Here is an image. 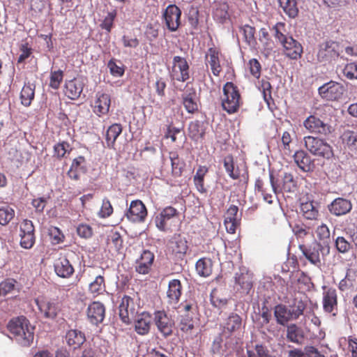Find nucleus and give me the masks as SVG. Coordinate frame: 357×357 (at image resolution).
Masks as SVG:
<instances>
[{
  "instance_id": "f257e3e1",
  "label": "nucleus",
  "mask_w": 357,
  "mask_h": 357,
  "mask_svg": "<svg viewBox=\"0 0 357 357\" xmlns=\"http://www.w3.org/2000/svg\"><path fill=\"white\" fill-rule=\"evenodd\" d=\"M7 328L17 344L22 347H29L34 338V327L30 325L25 317L13 318L8 322Z\"/></svg>"
},
{
  "instance_id": "f03ea898",
  "label": "nucleus",
  "mask_w": 357,
  "mask_h": 357,
  "mask_svg": "<svg viewBox=\"0 0 357 357\" xmlns=\"http://www.w3.org/2000/svg\"><path fill=\"white\" fill-rule=\"evenodd\" d=\"M284 27V24L282 23L276 24L273 28L274 36L283 46L284 54L291 59H297L301 56L303 47L301 45L291 36L284 35L282 33V31Z\"/></svg>"
},
{
  "instance_id": "7ed1b4c3",
  "label": "nucleus",
  "mask_w": 357,
  "mask_h": 357,
  "mask_svg": "<svg viewBox=\"0 0 357 357\" xmlns=\"http://www.w3.org/2000/svg\"><path fill=\"white\" fill-rule=\"evenodd\" d=\"M305 303L300 300L289 307L278 304L274 308V316L277 322L282 326L287 324L289 321L297 319L303 314L305 309Z\"/></svg>"
},
{
  "instance_id": "20e7f679",
  "label": "nucleus",
  "mask_w": 357,
  "mask_h": 357,
  "mask_svg": "<svg viewBox=\"0 0 357 357\" xmlns=\"http://www.w3.org/2000/svg\"><path fill=\"white\" fill-rule=\"evenodd\" d=\"M304 140L307 149L313 155L327 160L333 158L332 147L324 139L313 135H307L305 137Z\"/></svg>"
},
{
  "instance_id": "39448f33",
  "label": "nucleus",
  "mask_w": 357,
  "mask_h": 357,
  "mask_svg": "<svg viewBox=\"0 0 357 357\" xmlns=\"http://www.w3.org/2000/svg\"><path fill=\"white\" fill-rule=\"evenodd\" d=\"M342 52V47L338 42L328 40L319 45L317 59L320 62L332 63L339 58Z\"/></svg>"
},
{
  "instance_id": "423d86ee",
  "label": "nucleus",
  "mask_w": 357,
  "mask_h": 357,
  "mask_svg": "<svg viewBox=\"0 0 357 357\" xmlns=\"http://www.w3.org/2000/svg\"><path fill=\"white\" fill-rule=\"evenodd\" d=\"M224 98L222 105L228 113L236 112L239 107L240 94L236 87L231 82H227L223 87Z\"/></svg>"
},
{
  "instance_id": "0eeeda50",
  "label": "nucleus",
  "mask_w": 357,
  "mask_h": 357,
  "mask_svg": "<svg viewBox=\"0 0 357 357\" xmlns=\"http://www.w3.org/2000/svg\"><path fill=\"white\" fill-rule=\"evenodd\" d=\"M153 321L158 331L165 337L172 334L174 321L165 310L155 311L154 312Z\"/></svg>"
},
{
  "instance_id": "6e6552de",
  "label": "nucleus",
  "mask_w": 357,
  "mask_h": 357,
  "mask_svg": "<svg viewBox=\"0 0 357 357\" xmlns=\"http://www.w3.org/2000/svg\"><path fill=\"white\" fill-rule=\"evenodd\" d=\"M137 313V309L133 298L129 296L125 295L122 298L119 306V315L121 321L129 324Z\"/></svg>"
},
{
  "instance_id": "1a4fd4ad",
  "label": "nucleus",
  "mask_w": 357,
  "mask_h": 357,
  "mask_svg": "<svg viewBox=\"0 0 357 357\" xmlns=\"http://www.w3.org/2000/svg\"><path fill=\"white\" fill-rule=\"evenodd\" d=\"M299 250L303 256L312 265L320 266V252L324 250V246L317 241L312 242L310 245H300Z\"/></svg>"
},
{
  "instance_id": "9d476101",
  "label": "nucleus",
  "mask_w": 357,
  "mask_h": 357,
  "mask_svg": "<svg viewBox=\"0 0 357 357\" xmlns=\"http://www.w3.org/2000/svg\"><path fill=\"white\" fill-rule=\"evenodd\" d=\"M171 76L179 82H185L189 79V66L185 58L179 56L173 58Z\"/></svg>"
},
{
  "instance_id": "9b49d317",
  "label": "nucleus",
  "mask_w": 357,
  "mask_h": 357,
  "mask_svg": "<svg viewBox=\"0 0 357 357\" xmlns=\"http://www.w3.org/2000/svg\"><path fill=\"white\" fill-rule=\"evenodd\" d=\"M345 89L344 86L340 83L331 82L319 88V94L328 100H337L340 99Z\"/></svg>"
},
{
  "instance_id": "f8f14e48",
  "label": "nucleus",
  "mask_w": 357,
  "mask_h": 357,
  "mask_svg": "<svg viewBox=\"0 0 357 357\" xmlns=\"http://www.w3.org/2000/svg\"><path fill=\"white\" fill-rule=\"evenodd\" d=\"M181 10L175 4L169 5L164 13L163 17L167 29L170 31H176L181 24Z\"/></svg>"
},
{
  "instance_id": "ddd939ff",
  "label": "nucleus",
  "mask_w": 357,
  "mask_h": 357,
  "mask_svg": "<svg viewBox=\"0 0 357 357\" xmlns=\"http://www.w3.org/2000/svg\"><path fill=\"white\" fill-rule=\"evenodd\" d=\"M126 216L132 222H142L147 216L146 208L141 200L132 201Z\"/></svg>"
},
{
  "instance_id": "4468645a",
  "label": "nucleus",
  "mask_w": 357,
  "mask_h": 357,
  "mask_svg": "<svg viewBox=\"0 0 357 357\" xmlns=\"http://www.w3.org/2000/svg\"><path fill=\"white\" fill-rule=\"evenodd\" d=\"M269 180L271 187L268 188L265 187V183L262 178L259 177L257 178L255 183V190L257 192L261 193L264 197V201L268 204H271L273 202V196L271 192L276 193L277 192V185L276 182L275 181L273 173L272 172H269Z\"/></svg>"
},
{
  "instance_id": "2eb2a0df",
  "label": "nucleus",
  "mask_w": 357,
  "mask_h": 357,
  "mask_svg": "<svg viewBox=\"0 0 357 357\" xmlns=\"http://www.w3.org/2000/svg\"><path fill=\"white\" fill-rule=\"evenodd\" d=\"M36 303L40 312L46 319H53L56 318L61 310L59 303L54 301L36 299Z\"/></svg>"
},
{
  "instance_id": "dca6fc26",
  "label": "nucleus",
  "mask_w": 357,
  "mask_h": 357,
  "mask_svg": "<svg viewBox=\"0 0 357 357\" xmlns=\"http://www.w3.org/2000/svg\"><path fill=\"white\" fill-rule=\"evenodd\" d=\"M241 326L242 318L238 314L231 312L222 323V334L226 337H229L240 331Z\"/></svg>"
},
{
  "instance_id": "f3484780",
  "label": "nucleus",
  "mask_w": 357,
  "mask_h": 357,
  "mask_svg": "<svg viewBox=\"0 0 357 357\" xmlns=\"http://www.w3.org/2000/svg\"><path fill=\"white\" fill-rule=\"evenodd\" d=\"M86 315L90 323L97 326L105 319V307L99 301H93L88 306Z\"/></svg>"
},
{
  "instance_id": "a211bd4d",
  "label": "nucleus",
  "mask_w": 357,
  "mask_h": 357,
  "mask_svg": "<svg viewBox=\"0 0 357 357\" xmlns=\"http://www.w3.org/2000/svg\"><path fill=\"white\" fill-rule=\"evenodd\" d=\"M238 208L235 205H231L225 212L224 225L227 231L230 234H234L240 225L241 215H238Z\"/></svg>"
},
{
  "instance_id": "6ab92c4d",
  "label": "nucleus",
  "mask_w": 357,
  "mask_h": 357,
  "mask_svg": "<svg viewBox=\"0 0 357 357\" xmlns=\"http://www.w3.org/2000/svg\"><path fill=\"white\" fill-rule=\"evenodd\" d=\"M178 215L179 212L176 208L172 206H166L155 217V226L160 231L165 232L167 231V222Z\"/></svg>"
},
{
  "instance_id": "aec40b11",
  "label": "nucleus",
  "mask_w": 357,
  "mask_h": 357,
  "mask_svg": "<svg viewBox=\"0 0 357 357\" xmlns=\"http://www.w3.org/2000/svg\"><path fill=\"white\" fill-rule=\"evenodd\" d=\"M329 212L335 216L344 215L352 209V204L350 200L337 197L328 206Z\"/></svg>"
},
{
  "instance_id": "412c9836",
  "label": "nucleus",
  "mask_w": 357,
  "mask_h": 357,
  "mask_svg": "<svg viewBox=\"0 0 357 357\" xmlns=\"http://www.w3.org/2000/svg\"><path fill=\"white\" fill-rule=\"evenodd\" d=\"M155 259L154 254L147 250H145L141 254V256L136 261L135 271L139 274H148L153 265Z\"/></svg>"
},
{
  "instance_id": "4be33fe9",
  "label": "nucleus",
  "mask_w": 357,
  "mask_h": 357,
  "mask_svg": "<svg viewBox=\"0 0 357 357\" xmlns=\"http://www.w3.org/2000/svg\"><path fill=\"white\" fill-rule=\"evenodd\" d=\"M54 267L56 275L63 278H70L75 271L73 265L65 255H61L55 260Z\"/></svg>"
},
{
  "instance_id": "5701e85b",
  "label": "nucleus",
  "mask_w": 357,
  "mask_h": 357,
  "mask_svg": "<svg viewBox=\"0 0 357 357\" xmlns=\"http://www.w3.org/2000/svg\"><path fill=\"white\" fill-rule=\"evenodd\" d=\"M87 172L86 161L84 156L79 155L75 158L68 172V176L73 180L80 179L81 176Z\"/></svg>"
},
{
  "instance_id": "b1692460",
  "label": "nucleus",
  "mask_w": 357,
  "mask_h": 357,
  "mask_svg": "<svg viewBox=\"0 0 357 357\" xmlns=\"http://www.w3.org/2000/svg\"><path fill=\"white\" fill-rule=\"evenodd\" d=\"M303 124L310 132H317L318 134L331 132V128L328 124L324 123L319 118L312 115L307 118Z\"/></svg>"
},
{
  "instance_id": "393cba45",
  "label": "nucleus",
  "mask_w": 357,
  "mask_h": 357,
  "mask_svg": "<svg viewBox=\"0 0 357 357\" xmlns=\"http://www.w3.org/2000/svg\"><path fill=\"white\" fill-rule=\"evenodd\" d=\"M323 307L325 312L334 313L337 310V295L333 288H328L323 293Z\"/></svg>"
},
{
  "instance_id": "a878e982",
  "label": "nucleus",
  "mask_w": 357,
  "mask_h": 357,
  "mask_svg": "<svg viewBox=\"0 0 357 357\" xmlns=\"http://www.w3.org/2000/svg\"><path fill=\"white\" fill-rule=\"evenodd\" d=\"M294 159L298 167L303 172L313 171L314 168V160L304 151H298L294 155Z\"/></svg>"
},
{
  "instance_id": "bb28decb",
  "label": "nucleus",
  "mask_w": 357,
  "mask_h": 357,
  "mask_svg": "<svg viewBox=\"0 0 357 357\" xmlns=\"http://www.w3.org/2000/svg\"><path fill=\"white\" fill-rule=\"evenodd\" d=\"M111 104L110 96L107 93H98L94 102L93 112L101 116L108 113Z\"/></svg>"
},
{
  "instance_id": "cd10ccee",
  "label": "nucleus",
  "mask_w": 357,
  "mask_h": 357,
  "mask_svg": "<svg viewBox=\"0 0 357 357\" xmlns=\"http://www.w3.org/2000/svg\"><path fill=\"white\" fill-rule=\"evenodd\" d=\"M151 316L149 312L141 313L135 321V331L141 335L148 334L151 328Z\"/></svg>"
},
{
  "instance_id": "c85d7f7f",
  "label": "nucleus",
  "mask_w": 357,
  "mask_h": 357,
  "mask_svg": "<svg viewBox=\"0 0 357 357\" xmlns=\"http://www.w3.org/2000/svg\"><path fill=\"white\" fill-rule=\"evenodd\" d=\"M183 104L189 113H194L198 110L197 93L194 89H187L182 94Z\"/></svg>"
},
{
  "instance_id": "c756f323",
  "label": "nucleus",
  "mask_w": 357,
  "mask_h": 357,
  "mask_svg": "<svg viewBox=\"0 0 357 357\" xmlns=\"http://www.w3.org/2000/svg\"><path fill=\"white\" fill-rule=\"evenodd\" d=\"M172 252L176 255L183 256L186 254L188 245L186 238L180 234H174L170 241Z\"/></svg>"
},
{
  "instance_id": "7c9ffc66",
  "label": "nucleus",
  "mask_w": 357,
  "mask_h": 357,
  "mask_svg": "<svg viewBox=\"0 0 357 357\" xmlns=\"http://www.w3.org/2000/svg\"><path fill=\"white\" fill-rule=\"evenodd\" d=\"M182 294V285L179 280L174 279L169 281L167 296L169 303H177Z\"/></svg>"
},
{
  "instance_id": "2f4dec72",
  "label": "nucleus",
  "mask_w": 357,
  "mask_h": 357,
  "mask_svg": "<svg viewBox=\"0 0 357 357\" xmlns=\"http://www.w3.org/2000/svg\"><path fill=\"white\" fill-rule=\"evenodd\" d=\"M82 90L83 83L79 79H73L66 83L65 94L72 100L78 98Z\"/></svg>"
},
{
  "instance_id": "473e14b6",
  "label": "nucleus",
  "mask_w": 357,
  "mask_h": 357,
  "mask_svg": "<svg viewBox=\"0 0 357 357\" xmlns=\"http://www.w3.org/2000/svg\"><path fill=\"white\" fill-rule=\"evenodd\" d=\"M68 345L73 349L79 348L86 341L84 333L78 330H70L66 335Z\"/></svg>"
},
{
  "instance_id": "72a5a7b5",
  "label": "nucleus",
  "mask_w": 357,
  "mask_h": 357,
  "mask_svg": "<svg viewBox=\"0 0 357 357\" xmlns=\"http://www.w3.org/2000/svg\"><path fill=\"white\" fill-rule=\"evenodd\" d=\"M218 54L219 52L218 50L211 47L208 50L205 56L206 61L211 66L213 74L215 76H218L222 70Z\"/></svg>"
},
{
  "instance_id": "f704fd0d",
  "label": "nucleus",
  "mask_w": 357,
  "mask_h": 357,
  "mask_svg": "<svg viewBox=\"0 0 357 357\" xmlns=\"http://www.w3.org/2000/svg\"><path fill=\"white\" fill-rule=\"evenodd\" d=\"M229 6L222 1H215L213 4V15L215 20L223 23L228 17Z\"/></svg>"
},
{
  "instance_id": "c9c22d12",
  "label": "nucleus",
  "mask_w": 357,
  "mask_h": 357,
  "mask_svg": "<svg viewBox=\"0 0 357 357\" xmlns=\"http://www.w3.org/2000/svg\"><path fill=\"white\" fill-rule=\"evenodd\" d=\"M195 269L199 276L207 278L212 274L213 261L210 258H201L196 262Z\"/></svg>"
},
{
  "instance_id": "e433bc0d",
  "label": "nucleus",
  "mask_w": 357,
  "mask_h": 357,
  "mask_svg": "<svg viewBox=\"0 0 357 357\" xmlns=\"http://www.w3.org/2000/svg\"><path fill=\"white\" fill-rule=\"evenodd\" d=\"M301 211L303 217L307 220H317L319 211L313 201H307L301 204Z\"/></svg>"
},
{
  "instance_id": "4c0bfd02",
  "label": "nucleus",
  "mask_w": 357,
  "mask_h": 357,
  "mask_svg": "<svg viewBox=\"0 0 357 357\" xmlns=\"http://www.w3.org/2000/svg\"><path fill=\"white\" fill-rule=\"evenodd\" d=\"M35 84L27 83L24 85L20 93L21 103L25 107L31 105L34 98Z\"/></svg>"
},
{
  "instance_id": "58836bf2",
  "label": "nucleus",
  "mask_w": 357,
  "mask_h": 357,
  "mask_svg": "<svg viewBox=\"0 0 357 357\" xmlns=\"http://www.w3.org/2000/svg\"><path fill=\"white\" fill-rule=\"evenodd\" d=\"M287 337L291 342L301 344L304 340V335L302 329L293 324L287 326Z\"/></svg>"
},
{
  "instance_id": "ea45409f",
  "label": "nucleus",
  "mask_w": 357,
  "mask_h": 357,
  "mask_svg": "<svg viewBox=\"0 0 357 357\" xmlns=\"http://www.w3.org/2000/svg\"><path fill=\"white\" fill-rule=\"evenodd\" d=\"M280 6L284 12L291 18L298 15V8L296 0H278Z\"/></svg>"
},
{
  "instance_id": "a19ab883",
  "label": "nucleus",
  "mask_w": 357,
  "mask_h": 357,
  "mask_svg": "<svg viewBox=\"0 0 357 357\" xmlns=\"http://www.w3.org/2000/svg\"><path fill=\"white\" fill-rule=\"evenodd\" d=\"M356 281V276L351 269L347 271L345 277L339 282L338 288L341 291H347L353 289Z\"/></svg>"
},
{
  "instance_id": "79ce46f5",
  "label": "nucleus",
  "mask_w": 357,
  "mask_h": 357,
  "mask_svg": "<svg viewBox=\"0 0 357 357\" xmlns=\"http://www.w3.org/2000/svg\"><path fill=\"white\" fill-rule=\"evenodd\" d=\"M235 280L236 283L247 292L252 287V278L248 272L241 273L240 274L236 273Z\"/></svg>"
},
{
  "instance_id": "37998d69",
  "label": "nucleus",
  "mask_w": 357,
  "mask_h": 357,
  "mask_svg": "<svg viewBox=\"0 0 357 357\" xmlns=\"http://www.w3.org/2000/svg\"><path fill=\"white\" fill-rule=\"evenodd\" d=\"M89 290L94 296L101 294L105 291V282L102 275L96 276L94 280L89 284Z\"/></svg>"
},
{
  "instance_id": "c03bdc74",
  "label": "nucleus",
  "mask_w": 357,
  "mask_h": 357,
  "mask_svg": "<svg viewBox=\"0 0 357 357\" xmlns=\"http://www.w3.org/2000/svg\"><path fill=\"white\" fill-rule=\"evenodd\" d=\"M208 172V168L205 166H200L194 176V183L197 189L200 192H205L206 189L204 185V176Z\"/></svg>"
},
{
  "instance_id": "a18cd8bd",
  "label": "nucleus",
  "mask_w": 357,
  "mask_h": 357,
  "mask_svg": "<svg viewBox=\"0 0 357 357\" xmlns=\"http://www.w3.org/2000/svg\"><path fill=\"white\" fill-rule=\"evenodd\" d=\"M169 158L171 160L173 174L177 176H181L183 172L184 164L178 158V155L176 152H170Z\"/></svg>"
},
{
  "instance_id": "49530a36",
  "label": "nucleus",
  "mask_w": 357,
  "mask_h": 357,
  "mask_svg": "<svg viewBox=\"0 0 357 357\" xmlns=\"http://www.w3.org/2000/svg\"><path fill=\"white\" fill-rule=\"evenodd\" d=\"M195 321L189 314L181 315L179 328L185 333H190L195 328Z\"/></svg>"
},
{
  "instance_id": "de8ad7c7",
  "label": "nucleus",
  "mask_w": 357,
  "mask_h": 357,
  "mask_svg": "<svg viewBox=\"0 0 357 357\" xmlns=\"http://www.w3.org/2000/svg\"><path fill=\"white\" fill-rule=\"evenodd\" d=\"M14 210L8 206L0 207V225H6L14 217Z\"/></svg>"
},
{
  "instance_id": "09e8293b",
  "label": "nucleus",
  "mask_w": 357,
  "mask_h": 357,
  "mask_svg": "<svg viewBox=\"0 0 357 357\" xmlns=\"http://www.w3.org/2000/svg\"><path fill=\"white\" fill-rule=\"evenodd\" d=\"M224 167L228 173L229 176L233 179H237L239 177L238 173H235L234 158L231 155H228L225 157L223 160Z\"/></svg>"
},
{
  "instance_id": "8fccbe9b",
  "label": "nucleus",
  "mask_w": 357,
  "mask_h": 357,
  "mask_svg": "<svg viewBox=\"0 0 357 357\" xmlns=\"http://www.w3.org/2000/svg\"><path fill=\"white\" fill-rule=\"evenodd\" d=\"M316 234L318 240L323 243H328L330 241V230L326 225L322 224L317 227Z\"/></svg>"
},
{
  "instance_id": "3c124183",
  "label": "nucleus",
  "mask_w": 357,
  "mask_h": 357,
  "mask_svg": "<svg viewBox=\"0 0 357 357\" xmlns=\"http://www.w3.org/2000/svg\"><path fill=\"white\" fill-rule=\"evenodd\" d=\"M48 233L54 243L59 244L64 241L65 236L59 228L52 226Z\"/></svg>"
},
{
  "instance_id": "603ef678",
  "label": "nucleus",
  "mask_w": 357,
  "mask_h": 357,
  "mask_svg": "<svg viewBox=\"0 0 357 357\" xmlns=\"http://www.w3.org/2000/svg\"><path fill=\"white\" fill-rule=\"evenodd\" d=\"M16 281L13 279H7L0 283V296H6L14 290Z\"/></svg>"
},
{
  "instance_id": "864d4df0",
  "label": "nucleus",
  "mask_w": 357,
  "mask_h": 357,
  "mask_svg": "<svg viewBox=\"0 0 357 357\" xmlns=\"http://www.w3.org/2000/svg\"><path fill=\"white\" fill-rule=\"evenodd\" d=\"M34 234V226L29 220H24L20 224L19 236H24Z\"/></svg>"
},
{
  "instance_id": "5fc2aeb1",
  "label": "nucleus",
  "mask_w": 357,
  "mask_h": 357,
  "mask_svg": "<svg viewBox=\"0 0 357 357\" xmlns=\"http://www.w3.org/2000/svg\"><path fill=\"white\" fill-rule=\"evenodd\" d=\"M113 213V207L112 206V204L110 201L105 198L102 200L101 208L98 212V215L100 218H107L110 216Z\"/></svg>"
},
{
  "instance_id": "6e6d98bb",
  "label": "nucleus",
  "mask_w": 357,
  "mask_h": 357,
  "mask_svg": "<svg viewBox=\"0 0 357 357\" xmlns=\"http://www.w3.org/2000/svg\"><path fill=\"white\" fill-rule=\"evenodd\" d=\"M241 30L243 31L245 42L250 45H253L255 42V28L246 24L241 28Z\"/></svg>"
},
{
  "instance_id": "4d7b16f0",
  "label": "nucleus",
  "mask_w": 357,
  "mask_h": 357,
  "mask_svg": "<svg viewBox=\"0 0 357 357\" xmlns=\"http://www.w3.org/2000/svg\"><path fill=\"white\" fill-rule=\"evenodd\" d=\"M77 235L83 238H91L93 235V229L87 224L81 223L77 227Z\"/></svg>"
},
{
  "instance_id": "13d9d810",
  "label": "nucleus",
  "mask_w": 357,
  "mask_h": 357,
  "mask_svg": "<svg viewBox=\"0 0 357 357\" xmlns=\"http://www.w3.org/2000/svg\"><path fill=\"white\" fill-rule=\"evenodd\" d=\"M335 247L339 252L347 253L351 248V245L344 237L338 236L335 240Z\"/></svg>"
},
{
  "instance_id": "bf43d9fd",
  "label": "nucleus",
  "mask_w": 357,
  "mask_h": 357,
  "mask_svg": "<svg viewBox=\"0 0 357 357\" xmlns=\"http://www.w3.org/2000/svg\"><path fill=\"white\" fill-rule=\"evenodd\" d=\"M63 79V72L61 70L53 71L50 75V86L54 89H57Z\"/></svg>"
},
{
  "instance_id": "052dcab7",
  "label": "nucleus",
  "mask_w": 357,
  "mask_h": 357,
  "mask_svg": "<svg viewBox=\"0 0 357 357\" xmlns=\"http://www.w3.org/2000/svg\"><path fill=\"white\" fill-rule=\"evenodd\" d=\"M343 74L349 79H357V63L347 64L343 70Z\"/></svg>"
},
{
  "instance_id": "680f3d73",
  "label": "nucleus",
  "mask_w": 357,
  "mask_h": 357,
  "mask_svg": "<svg viewBox=\"0 0 357 357\" xmlns=\"http://www.w3.org/2000/svg\"><path fill=\"white\" fill-rule=\"evenodd\" d=\"M123 45L125 47L137 48L139 45V40L136 36L123 35L121 38Z\"/></svg>"
},
{
  "instance_id": "e2e57ef3",
  "label": "nucleus",
  "mask_w": 357,
  "mask_h": 357,
  "mask_svg": "<svg viewBox=\"0 0 357 357\" xmlns=\"http://www.w3.org/2000/svg\"><path fill=\"white\" fill-rule=\"evenodd\" d=\"M116 17L115 12L109 13L100 24L102 29H105L107 32H110L113 26L114 20Z\"/></svg>"
},
{
  "instance_id": "0e129e2a",
  "label": "nucleus",
  "mask_w": 357,
  "mask_h": 357,
  "mask_svg": "<svg viewBox=\"0 0 357 357\" xmlns=\"http://www.w3.org/2000/svg\"><path fill=\"white\" fill-rule=\"evenodd\" d=\"M249 70L252 75L256 78H259L261 75V64L259 61L256 59H252L250 60Z\"/></svg>"
},
{
  "instance_id": "69168bd1",
  "label": "nucleus",
  "mask_w": 357,
  "mask_h": 357,
  "mask_svg": "<svg viewBox=\"0 0 357 357\" xmlns=\"http://www.w3.org/2000/svg\"><path fill=\"white\" fill-rule=\"evenodd\" d=\"M296 182L291 174L285 173L283 177L282 188L286 192H291L295 187Z\"/></svg>"
},
{
  "instance_id": "338daca9",
  "label": "nucleus",
  "mask_w": 357,
  "mask_h": 357,
  "mask_svg": "<svg viewBox=\"0 0 357 357\" xmlns=\"http://www.w3.org/2000/svg\"><path fill=\"white\" fill-rule=\"evenodd\" d=\"M20 245L25 249L31 248L35 243V234H29L24 236H20Z\"/></svg>"
},
{
  "instance_id": "774afa93",
  "label": "nucleus",
  "mask_w": 357,
  "mask_h": 357,
  "mask_svg": "<svg viewBox=\"0 0 357 357\" xmlns=\"http://www.w3.org/2000/svg\"><path fill=\"white\" fill-rule=\"evenodd\" d=\"M109 241L116 250L119 251L123 248V239L119 232H112L109 236Z\"/></svg>"
}]
</instances>
